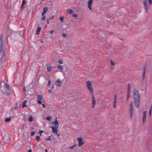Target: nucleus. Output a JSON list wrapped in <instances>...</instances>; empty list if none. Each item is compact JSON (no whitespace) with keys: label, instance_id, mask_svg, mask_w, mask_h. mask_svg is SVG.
<instances>
[{"label":"nucleus","instance_id":"obj_58","mask_svg":"<svg viewBox=\"0 0 152 152\" xmlns=\"http://www.w3.org/2000/svg\"><path fill=\"white\" fill-rule=\"evenodd\" d=\"M129 99V98H127V101H128V100Z\"/></svg>","mask_w":152,"mask_h":152},{"label":"nucleus","instance_id":"obj_56","mask_svg":"<svg viewBox=\"0 0 152 152\" xmlns=\"http://www.w3.org/2000/svg\"><path fill=\"white\" fill-rule=\"evenodd\" d=\"M0 40H3V38H2V37H0Z\"/></svg>","mask_w":152,"mask_h":152},{"label":"nucleus","instance_id":"obj_39","mask_svg":"<svg viewBox=\"0 0 152 152\" xmlns=\"http://www.w3.org/2000/svg\"><path fill=\"white\" fill-rule=\"evenodd\" d=\"M35 134V132L34 131H32L31 132V136Z\"/></svg>","mask_w":152,"mask_h":152},{"label":"nucleus","instance_id":"obj_11","mask_svg":"<svg viewBox=\"0 0 152 152\" xmlns=\"http://www.w3.org/2000/svg\"><path fill=\"white\" fill-rule=\"evenodd\" d=\"M133 109H130L129 110V114L130 118L131 119L132 118Z\"/></svg>","mask_w":152,"mask_h":152},{"label":"nucleus","instance_id":"obj_7","mask_svg":"<svg viewBox=\"0 0 152 152\" xmlns=\"http://www.w3.org/2000/svg\"><path fill=\"white\" fill-rule=\"evenodd\" d=\"M146 66L144 65L142 68V79L144 80L145 78V73Z\"/></svg>","mask_w":152,"mask_h":152},{"label":"nucleus","instance_id":"obj_31","mask_svg":"<svg viewBox=\"0 0 152 152\" xmlns=\"http://www.w3.org/2000/svg\"><path fill=\"white\" fill-rule=\"evenodd\" d=\"M64 19V17H61L59 18V20L61 21H63Z\"/></svg>","mask_w":152,"mask_h":152},{"label":"nucleus","instance_id":"obj_10","mask_svg":"<svg viewBox=\"0 0 152 152\" xmlns=\"http://www.w3.org/2000/svg\"><path fill=\"white\" fill-rule=\"evenodd\" d=\"M48 10V8L47 7H45L43 10V12L42 13V16L44 15L47 11Z\"/></svg>","mask_w":152,"mask_h":152},{"label":"nucleus","instance_id":"obj_3","mask_svg":"<svg viewBox=\"0 0 152 152\" xmlns=\"http://www.w3.org/2000/svg\"><path fill=\"white\" fill-rule=\"evenodd\" d=\"M77 140L78 142V145L79 147L82 146L84 144V142L83 141V140L81 137H78Z\"/></svg>","mask_w":152,"mask_h":152},{"label":"nucleus","instance_id":"obj_59","mask_svg":"<svg viewBox=\"0 0 152 152\" xmlns=\"http://www.w3.org/2000/svg\"><path fill=\"white\" fill-rule=\"evenodd\" d=\"M50 91H50V90H49V92H50Z\"/></svg>","mask_w":152,"mask_h":152},{"label":"nucleus","instance_id":"obj_36","mask_svg":"<svg viewBox=\"0 0 152 152\" xmlns=\"http://www.w3.org/2000/svg\"><path fill=\"white\" fill-rule=\"evenodd\" d=\"M131 85L130 84H129L128 85V89H130Z\"/></svg>","mask_w":152,"mask_h":152},{"label":"nucleus","instance_id":"obj_15","mask_svg":"<svg viewBox=\"0 0 152 152\" xmlns=\"http://www.w3.org/2000/svg\"><path fill=\"white\" fill-rule=\"evenodd\" d=\"M56 82V84L58 86H61V81L60 79H58Z\"/></svg>","mask_w":152,"mask_h":152},{"label":"nucleus","instance_id":"obj_14","mask_svg":"<svg viewBox=\"0 0 152 152\" xmlns=\"http://www.w3.org/2000/svg\"><path fill=\"white\" fill-rule=\"evenodd\" d=\"M5 139H6L7 140H6V143L8 144L10 143V138L9 137H7V138H6Z\"/></svg>","mask_w":152,"mask_h":152},{"label":"nucleus","instance_id":"obj_24","mask_svg":"<svg viewBox=\"0 0 152 152\" xmlns=\"http://www.w3.org/2000/svg\"><path fill=\"white\" fill-rule=\"evenodd\" d=\"M25 4V1L24 0H23L22 1V4H21V8H22L23 7Z\"/></svg>","mask_w":152,"mask_h":152},{"label":"nucleus","instance_id":"obj_54","mask_svg":"<svg viewBox=\"0 0 152 152\" xmlns=\"http://www.w3.org/2000/svg\"><path fill=\"white\" fill-rule=\"evenodd\" d=\"M28 152H32L31 150V149H29L28 150Z\"/></svg>","mask_w":152,"mask_h":152},{"label":"nucleus","instance_id":"obj_27","mask_svg":"<svg viewBox=\"0 0 152 152\" xmlns=\"http://www.w3.org/2000/svg\"><path fill=\"white\" fill-rule=\"evenodd\" d=\"M3 50V46L0 45V54L1 53Z\"/></svg>","mask_w":152,"mask_h":152},{"label":"nucleus","instance_id":"obj_52","mask_svg":"<svg viewBox=\"0 0 152 152\" xmlns=\"http://www.w3.org/2000/svg\"><path fill=\"white\" fill-rule=\"evenodd\" d=\"M95 105V104H92V107L93 108H94Z\"/></svg>","mask_w":152,"mask_h":152},{"label":"nucleus","instance_id":"obj_50","mask_svg":"<svg viewBox=\"0 0 152 152\" xmlns=\"http://www.w3.org/2000/svg\"><path fill=\"white\" fill-rule=\"evenodd\" d=\"M42 107H44V108H45V104H42Z\"/></svg>","mask_w":152,"mask_h":152},{"label":"nucleus","instance_id":"obj_47","mask_svg":"<svg viewBox=\"0 0 152 152\" xmlns=\"http://www.w3.org/2000/svg\"><path fill=\"white\" fill-rule=\"evenodd\" d=\"M50 80H49L48 81V86H50Z\"/></svg>","mask_w":152,"mask_h":152},{"label":"nucleus","instance_id":"obj_48","mask_svg":"<svg viewBox=\"0 0 152 152\" xmlns=\"http://www.w3.org/2000/svg\"><path fill=\"white\" fill-rule=\"evenodd\" d=\"M130 97V94H127V98H129Z\"/></svg>","mask_w":152,"mask_h":152},{"label":"nucleus","instance_id":"obj_22","mask_svg":"<svg viewBox=\"0 0 152 152\" xmlns=\"http://www.w3.org/2000/svg\"><path fill=\"white\" fill-rule=\"evenodd\" d=\"M11 120L10 118H7L5 119V121L6 122H7L10 121Z\"/></svg>","mask_w":152,"mask_h":152},{"label":"nucleus","instance_id":"obj_57","mask_svg":"<svg viewBox=\"0 0 152 152\" xmlns=\"http://www.w3.org/2000/svg\"><path fill=\"white\" fill-rule=\"evenodd\" d=\"M45 151L46 152H48V150H47V149H45Z\"/></svg>","mask_w":152,"mask_h":152},{"label":"nucleus","instance_id":"obj_1","mask_svg":"<svg viewBox=\"0 0 152 152\" xmlns=\"http://www.w3.org/2000/svg\"><path fill=\"white\" fill-rule=\"evenodd\" d=\"M134 98L135 106L137 107L138 108L140 106V95L138 91L136 90H134L133 91Z\"/></svg>","mask_w":152,"mask_h":152},{"label":"nucleus","instance_id":"obj_55","mask_svg":"<svg viewBox=\"0 0 152 152\" xmlns=\"http://www.w3.org/2000/svg\"><path fill=\"white\" fill-rule=\"evenodd\" d=\"M54 85H53V86H52V89L54 88Z\"/></svg>","mask_w":152,"mask_h":152},{"label":"nucleus","instance_id":"obj_35","mask_svg":"<svg viewBox=\"0 0 152 152\" xmlns=\"http://www.w3.org/2000/svg\"><path fill=\"white\" fill-rule=\"evenodd\" d=\"M51 136H49L48 137V138L46 139V140H51V139L50 138V137H51Z\"/></svg>","mask_w":152,"mask_h":152},{"label":"nucleus","instance_id":"obj_12","mask_svg":"<svg viewBox=\"0 0 152 152\" xmlns=\"http://www.w3.org/2000/svg\"><path fill=\"white\" fill-rule=\"evenodd\" d=\"M66 11L68 13L73 14L74 12L73 10L70 9H67Z\"/></svg>","mask_w":152,"mask_h":152},{"label":"nucleus","instance_id":"obj_18","mask_svg":"<svg viewBox=\"0 0 152 152\" xmlns=\"http://www.w3.org/2000/svg\"><path fill=\"white\" fill-rule=\"evenodd\" d=\"M57 69H61V70H62L63 69V66H62L61 65H59L57 66Z\"/></svg>","mask_w":152,"mask_h":152},{"label":"nucleus","instance_id":"obj_8","mask_svg":"<svg viewBox=\"0 0 152 152\" xmlns=\"http://www.w3.org/2000/svg\"><path fill=\"white\" fill-rule=\"evenodd\" d=\"M52 123L54 124V125L53 127H55L56 128H58L59 126V125L58 124V121L57 120V119L56 118L55 120V121L53 122H52Z\"/></svg>","mask_w":152,"mask_h":152},{"label":"nucleus","instance_id":"obj_49","mask_svg":"<svg viewBox=\"0 0 152 152\" xmlns=\"http://www.w3.org/2000/svg\"><path fill=\"white\" fill-rule=\"evenodd\" d=\"M54 18V16H52L51 17H50V18L49 20L50 19H53Z\"/></svg>","mask_w":152,"mask_h":152},{"label":"nucleus","instance_id":"obj_5","mask_svg":"<svg viewBox=\"0 0 152 152\" xmlns=\"http://www.w3.org/2000/svg\"><path fill=\"white\" fill-rule=\"evenodd\" d=\"M50 128L52 129V131L53 133H55L56 134H58V136H59L60 135L59 134H58V130L57 128H56L53 126L50 127Z\"/></svg>","mask_w":152,"mask_h":152},{"label":"nucleus","instance_id":"obj_42","mask_svg":"<svg viewBox=\"0 0 152 152\" xmlns=\"http://www.w3.org/2000/svg\"><path fill=\"white\" fill-rule=\"evenodd\" d=\"M45 18H46V17L45 16H43L42 18V20H45Z\"/></svg>","mask_w":152,"mask_h":152},{"label":"nucleus","instance_id":"obj_41","mask_svg":"<svg viewBox=\"0 0 152 152\" xmlns=\"http://www.w3.org/2000/svg\"><path fill=\"white\" fill-rule=\"evenodd\" d=\"M44 132L43 131H42V130H39V133L40 134V135L41 136V133L42 132Z\"/></svg>","mask_w":152,"mask_h":152},{"label":"nucleus","instance_id":"obj_38","mask_svg":"<svg viewBox=\"0 0 152 152\" xmlns=\"http://www.w3.org/2000/svg\"><path fill=\"white\" fill-rule=\"evenodd\" d=\"M148 1L150 5H151L152 3V0H148Z\"/></svg>","mask_w":152,"mask_h":152},{"label":"nucleus","instance_id":"obj_40","mask_svg":"<svg viewBox=\"0 0 152 152\" xmlns=\"http://www.w3.org/2000/svg\"><path fill=\"white\" fill-rule=\"evenodd\" d=\"M117 100V96L116 95H115L114 101H116Z\"/></svg>","mask_w":152,"mask_h":152},{"label":"nucleus","instance_id":"obj_25","mask_svg":"<svg viewBox=\"0 0 152 152\" xmlns=\"http://www.w3.org/2000/svg\"><path fill=\"white\" fill-rule=\"evenodd\" d=\"M130 109H133V102H131L130 103Z\"/></svg>","mask_w":152,"mask_h":152},{"label":"nucleus","instance_id":"obj_13","mask_svg":"<svg viewBox=\"0 0 152 152\" xmlns=\"http://www.w3.org/2000/svg\"><path fill=\"white\" fill-rule=\"evenodd\" d=\"M41 30V27H38L37 28V30L36 31V34L37 35H39V34Z\"/></svg>","mask_w":152,"mask_h":152},{"label":"nucleus","instance_id":"obj_9","mask_svg":"<svg viewBox=\"0 0 152 152\" xmlns=\"http://www.w3.org/2000/svg\"><path fill=\"white\" fill-rule=\"evenodd\" d=\"M146 112L145 111L143 112V117L142 121L143 124H144L145 121L146 117Z\"/></svg>","mask_w":152,"mask_h":152},{"label":"nucleus","instance_id":"obj_6","mask_svg":"<svg viewBox=\"0 0 152 152\" xmlns=\"http://www.w3.org/2000/svg\"><path fill=\"white\" fill-rule=\"evenodd\" d=\"M93 0H89L88 3V6L89 9L91 10H92L91 4H92Z\"/></svg>","mask_w":152,"mask_h":152},{"label":"nucleus","instance_id":"obj_29","mask_svg":"<svg viewBox=\"0 0 152 152\" xmlns=\"http://www.w3.org/2000/svg\"><path fill=\"white\" fill-rule=\"evenodd\" d=\"M40 138V137L39 136H36V139L37 140V141H39Z\"/></svg>","mask_w":152,"mask_h":152},{"label":"nucleus","instance_id":"obj_26","mask_svg":"<svg viewBox=\"0 0 152 152\" xmlns=\"http://www.w3.org/2000/svg\"><path fill=\"white\" fill-rule=\"evenodd\" d=\"M117 101H114L113 102V108H116V103Z\"/></svg>","mask_w":152,"mask_h":152},{"label":"nucleus","instance_id":"obj_21","mask_svg":"<svg viewBox=\"0 0 152 152\" xmlns=\"http://www.w3.org/2000/svg\"><path fill=\"white\" fill-rule=\"evenodd\" d=\"M38 99L39 100H41L42 99V97L41 95H39L38 96Z\"/></svg>","mask_w":152,"mask_h":152},{"label":"nucleus","instance_id":"obj_51","mask_svg":"<svg viewBox=\"0 0 152 152\" xmlns=\"http://www.w3.org/2000/svg\"><path fill=\"white\" fill-rule=\"evenodd\" d=\"M54 32V31L53 30H52L50 32V33L52 34V33L53 32Z\"/></svg>","mask_w":152,"mask_h":152},{"label":"nucleus","instance_id":"obj_23","mask_svg":"<svg viewBox=\"0 0 152 152\" xmlns=\"http://www.w3.org/2000/svg\"><path fill=\"white\" fill-rule=\"evenodd\" d=\"M110 64L111 65L114 66L115 65V63L114 61H113L111 60H110Z\"/></svg>","mask_w":152,"mask_h":152},{"label":"nucleus","instance_id":"obj_37","mask_svg":"<svg viewBox=\"0 0 152 152\" xmlns=\"http://www.w3.org/2000/svg\"><path fill=\"white\" fill-rule=\"evenodd\" d=\"M3 40H0V45L3 46Z\"/></svg>","mask_w":152,"mask_h":152},{"label":"nucleus","instance_id":"obj_34","mask_svg":"<svg viewBox=\"0 0 152 152\" xmlns=\"http://www.w3.org/2000/svg\"><path fill=\"white\" fill-rule=\"evenodd\" d=\"M76 146V144H75L74 145H73V146H72L69 148V149H72L74 148Z\"/></svg>","mask_w":152,"mask_h":152},{"label":"nucleus","instance_id":"obj_30","mask_svg":"<svg viewBox=\"0 0 152 152\" xmlns=\"http://www.w3.org/2000/svg\"><path fill=\"white\" fill-rule=\"evenodd\" d=\"M51 68L50 67H48L47 68V70L49 72H50L51 71Z\"/></svg>","mask_w":152,"mask_h":152},{"label":"nucleus","instance_id":"obj_4","mask_svg":"<svg viewBox=\"0 0 152 152\" xmlns=\"http://www.w3.org/2000/svg\"><path fill=\"white\" fill-rule=\"evenodd\" d=\"M143 4L144 5V7L145 8V9L146 11V13L148 12V1L147 0H144L143 1Z\"/></svg>","mask_w":152,"mask_h":152},{"label":"nucleus","instance_id":"obj_60","mask_svg":"<svg viewBox=\"0 0 152 152\" xmlns=\"http://www.w3.org/2000/svg\"><path fill=\"white\" fill-rule=\"evenodd\" d=\"M63 36H65V35H64V34H63Z\"/></svg>","mask_w":152,"mask_h":152},{"label":"nucleus","instance_id":"obj_28","mask_svg":"<svg viewBox=\"0 0 152 152\" xmlns=\"http://www.w3.org/2000/svg\"><path fill=\"white\" fill-rule=\"evenodd\" d=\"M58 62L60 64H62L63 63V61L62 60L60 59L58 60Z\"/></svg>","mask_w":152,"mask_h":152},{"label":"nucleus","instance_id":"obj_46","mask_svg":"<svg viewBox=\"0 0 152 152\" xmlns=\"http://www.w3.org/2000/svg\"><path fill=\"white\" fill-rule=\"evenodd\" d=\"M40 100H38L37 102L39 104H41L42 103V102L40 101Z\"/></svg>","mask_w":152,"mask_h":152},{"label":"nucleus","instance_id":"obj_45","mask_svg":"<svg viewBox=\"0 0 152 152\" xmlns=\"http://www.w3.org/2000/svg\"><path fill=\"white\" fill-rule=\"evenodd\" d=\"M3 56H4V58H5L6 55L5 52L4 51L3 53Z\"/></svg>","mask_w":152,"mask_h":152},{"label":"nucleus","instance_id":"obj_20","mask_svg":"<svg viewBox=\"0 0 152 152\" xmlns=\"http://www.w3.org/2000/svg\"><path fill=\"white\" fill-rule=\"evenodd\" d=\"M28 119L29 122H31L33 120V118L31 115H30L29 116Z\"/></svg>","mask_w":152,"mask_h":152},{"label":"nucleus","instance_id":"obj_16","mask_svg":"<svg viewBox=\"0 0 152 152\" xmlns=\"http://www.w3.org/2000/svg\"><path fill=\"white\" fill-rule=\"evenodd\" d=\"M92 104H96V101L94 97V96L93 94H92Z\"/></svg>","mask_w":152,"mask_h":152},{"label":"nucleus","instance_id":"obj_2","mask_svg":"<svg viewBox=\"0 0 152 152\" xmlns=\"http://www.w3.org/2000/svg\"><path fill=\"white\" fill-rule=\"evenodd\" d=\"M86 85L88 90L90 91L91 94L93 92V86L91 82L89 81L86 82Z\"/></svg>","mask_w":152,"mask_h":152},{"label":"nucleus","instance_id":"obj_44","mask_svg":"<svg viewBox=\"0 0 152 152\" xmlns=\"http://www.w3.org/2000/svg\"><path fill=\"white\" fill-rule=\"evenodd\" d=\"M151 108L150 111H149V116H151Z\"/></svg>","mask_w":152,"mask_h":152},{"label":"nucleus","instance_id":"obj_19","mask_svg":"<svg viewBox=\"0 0 152 152\" xmlns=\"http://www.w3.org/2000/svg\"><path fill=\"white\" fill-rule=\"evenodd\" d=\"M27 103V101L26 100H25L23 102V104H22V107L23 108L26 107L27 106V105H26V104Z\"/></svg>","mask_w":152,"mask_h":152},{"label":"nucleus","instance_id":"obj_17","mask_svg":"<svg viewBox=\"0 0 152 152\" xmlns=\"http://www.w3.org/2000/svg\"><path fill=\"white\" fill-rule=\"evenodd\" d=\"M4 87L6 88L8 90L9 88V85L7 84L6 83H4Z\"/></svg>","mask_w":152,"mask_h":152},{"label":"nucleus","instance_id":"obj_43","mask_svg":"<svg viewBox=\"0 0 152 152\" xmlns=\"http://www.w3.org/2000/svg\"><path fill=\"white\" fill-rule=\"evenodd\" d=\"M130 89H127V94H130Z\"/></svg>","mask_w":152,"mask_h":152},{"label":"nucleus","instance_id":"obj_32","mask_svg":"<svg viewBox=\"0 0 152 152\" xmlns=\"http://www.w3.org/2000/svg\"><path fill=\"white\" fill-rule=\"evenodd\" d=\"M51 118L52 117L50 116H48L46 117L47 119L48 120H50Z\"/></svg>","mask_w":152,"mask_h":152},{"label":"nucleus","instance_id":"obj_33","mask_svg":"<svg viewBox=\"0 0 152 152\" xmlns=\"http://www.w3.org/2000/svg\"><path fill=\"white\" fill-rule=\"evenodd\" d=\"M72 16L73 17L76 18H77L78 17V15L77 14H73L72 15Z\"/></svg>","mask_w":152,"mask_h":152},{"label":"nucleus","instance_id":"obj_53","mask_svg":"<svg viewBox=\"0 0 152 152\" xmlns=\"http://www.w3.org/2000/svg\"><path fill=\"white\" fill-rule=\"evenodd\" d=\"M47 23L48 24H49V20H47Z\"/></svg>","mask_w":152,"mask_h":152}]
</instances>
